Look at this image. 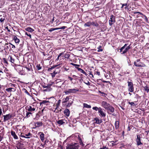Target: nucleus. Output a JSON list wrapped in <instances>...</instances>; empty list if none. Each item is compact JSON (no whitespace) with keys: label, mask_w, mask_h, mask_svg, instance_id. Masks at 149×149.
I'll use <instances>...</instances> for the list:
<instances>
[{"label":"nucleus","mask_w":149,"mask_h":149,"mask_svg":"<svg viewBox=\"0 0 149 149\" xmlns=\"http://www.w3.org/2000/svg\"><path fill=\"white\" fill-rule=\"evenodd\" d=\"M18 135L21 138L20 139L22 140H24L25 138L29 139L32 137L33 135L30 132L27 134H25L23 133L19 132L18 134Z\"/></svg>","instance_id":"f257e3e1"},{"label":"nucleus","mask_w":149,"mask_h":149,"mask_svg":"<svg viewBox=\"0 0 149 149\" xmlns=\"http://www.w3.org/2000/svg\"><path fill=\"white\" fill-rule=\"evenodd\" d=\"M79 147L78 143H74L68 144L66 147V149H78Z\"/></svg>","instance_id":"f03ea898"},{"label":"nucleus","mask_w":149,"mask_h":149,"mask_svg":"<svg viewBox=\"0 0 149 149\" xmlns=\"http://www.w3.org/2000/svg\"><path fill=\"white\" fill-rule=\"evenodd\" d=\"M140 59H138L136 60L134 63L135 66L138 67H144L146 66V65L143 63L140 62Z\"/></svg>","instance_id":"7ed1b4c3"},{"label":"nucleus","mask_w":149,"mask_h":149,"mask_svg":"<svg viewBox=\"0 0 149 149\" xmlns=\"http://www.w3.org/2000/svg\"><path fill=\"white\" fill-rule=\"evenodd\" d=\"M106 110L107 111V112L108 114H111L114 116H116V115L114 113L115 110L114 108L111 105H110Z\"/></svg>","instance_id":"20e7f679"},{"label":"nucleus","mask_w":149,"mask_h":149,"mask_svg":"<svg viewBox=\"0 0 149 149\" xmlns=\"http://www.w3.org/2000/svg\"><path fill=\"white\" fill-rule=\"evenodd\" d=\"M141 137L140 135L137 134L136 138V145L137 146L143 145V143L141 141Z\"/></svg>","instance_id":"39448f33"},{"label":"nucleus","mask_w":149,"mask_h":149,"mask_svg":"<svg viewBox=\"0 0 149 149\" xmlns=\"http://www.w3.org/2000/svg\"><path fill=\"white\" fill-rule=\"evenodd\" d=\"M120 5H121V6L120 7V8L122 10L125 9V10H128L129 9V5L127 3L123 4L121 3H120L119 4H116V6L117 8H120V7H119V6Z\"/></svg>","instance_id":"423d86ee"},{"label":"nucleus","mask_w":149,"mask_h":149,"mask_svg":"<svg viewBox=\"0 0 149 149\" xmlns=\"http://www.w3.org/2000/svg\"><path fill=\"white\" fill-rule=\"evenodd\" d=\"M26 110L29 112L33 113L34 111H35L36 108L33 105H28L25 107Z\"/></svg>","instance_id":"0eeeda50"},{"label":"nucleus","mask_w":149,"mask_h":149,"mask_svg":"<svg viewBox=\"0 0 149 149\" xmlns=\"http://www.w3.org/2000/svg\"><path fill=\"white\" fill-rule=\"evenodd\" d=\"M128 91L130 92H133L134 91V87L133 83L131 81H128Z\"/></svg>","instance_id":"6e6552de"},{"label":"nucleus","mask_w":149,"mask_h":149,"mask_svg":"<svg viewBox=\"0 0 149 149\" xmlns=\"http://www.w3.org/2000/svg\"><path fill=\"white\" fill-rule=\"evenodd\" d=\"M3 121L5 122L10 120L11 118L13 117L14 116H13V114L11 113H9L6 115H3Z\"/></svg>","instance_id":"1a4fd4ad"},{"label":"nucleus","mask_w":149,"mask_h":149,"mask_svg":"<svg viewBox=\"0 0 149 149\" xmlns=\"http://www.w3.org/2000/svg\"><path fill=\"white\" fill-rule=\"evenodd\" d=\"M79 91L78 89H69L68 90H66L64 91V93L66 95H68L69 94L71 93H75Z\"/></svg>","instance_id":"9d476101"},{"label":"nucleus","mask_w":149,"mask_h":149,"mask_svg":"<svg viewBox=\"0 0 149 149\" xmlns=\"http://www.w3.org/2000/svg\"><path fill=\"white\" fill-rule=\"evenodd\" d=\"M116 22L115 17L113 15H111L110 16V18L109 20V25L111 26Z\"/></svg>","instance_id":"9b49d317"},{"label":"nucleus","mask_w":149,"mask_h":149,"mask_svg":"<svg viewBox=\"0 0 149 149\" xmlns=\"http://www.w3.org/2000/svg\"><path fill=\"white\" fill-rule=\"evenodd\" d=\"M103 110L104 109L101 108L100 110H99V115L101 118H104L106 116V113L103 111Z\"/></svg>","instance_id":"f8f14e48"},{"label":"nucleus","mask_w":149,"mask_h":149,"mask_svg":"<svg viewBox=\"0 0 149 149\" xmlns=\"http://www.w3.org/2000/svg\"><path fill=\"white\" fill-rule=\"evenodd\" d=\"M101 103L102 106L106 110L111 105L106 101H103Z\"/></svg>","instance_id":"ddd939ff"},{"label":"nucleus","mask_w":149,"mask_h":149,"mask_svg":"<svg viewBox=\"0 0 149 149\" xmlns=\"http://www.w3.org/2000/svg\"><path fill=\"white\" fill-rule=\"evenodd\" d=\"M14 66L15 69L18 72H19L21 70H23L22 66L20 65L15 64L14 65Z\"/></svg>","instance_id":"4468645a"},{"label":"nucleus","mask_w":149,"mask_h":149,"mask_svg":"<svg viewBox=\"0 0 149 149\" xmlns=\"http://www.w3.org/2000/svg\"><path fill=\"white\" fill-rule=\"evenodd\" d=\"M25 68L28 72H31L33 71L31 64L30 63H28V64L26 66Z\"/></svg>","instance_id":"2eb2a0df"},{"label":"nucleus","mask_w":149,"mask_h":149,"mask_svg":"<svg viewBox=\"0 0 149 149\" xmlns=\"http://www.w3.org/2000/svg\"><path fill=\"white\" fill-rule=\"evenodd\" d=\"M38 135H39V138L41 141L43 142L45 140V134L42 132H40L38 133Z\"/></svg>","instance_id":"dca6fc26"},{"label":"nucleus","mask_w":149,"mask_h":149,"mask_svg":"<svg viewBox=\"0 0 149 149\" xmlns=\"http://www.w3.org/2000/svg\"><path fill=\"white\" fill-rule=\"evenodd\" d=\"M71 97L72 96H67L65 98H64L63 99V101L62 102L63 104L64 105L66 103H67L69 101V100L70 97L71 99Z\"/></svg>","instance_id":"f3484780"},{"label":"nucleus","mask_w":149,"mask_h":149,"mask_svg":"<svg viewBox=\"0 0 149 149\" xmlns=\"http://www.w3.org/2000/svg\"><path fill=\"white\" fill-rule=\"evenodd\" d=\"M49 101L48 103L50 104V103H54L56 100L55 98L54 97H51L49 98H46V100Z\"/></svg>","instance_id":"a211bd4d"},{"label":"nucleus","mask_w":149,"mask_h":149,"mask_svg":"<svg viewBox=\"0 0 149 149\" xmlns=\"http://www.w3.org/2000/svg\"><path fill=\"white\" fill-rule=\"evenodd\" d=\"M4 72L6 73L7 77H10L12 76V74H11L10 71H9L6 68H5L4 70Z\"/></svg>","instance_id":"6ab92c4d"},{"label":"nucleus","mask_w":149,"mask_h":149,"mask_svg":"<svg viewBox=\"0 0 149 149\" xmlns=\"http://www.w3.org/2000/svg\"><path fill=\"white\" fill-rule=\"evenodd\" d=\"M42 116V111H39V112L36 114V116L35 119L36 120H38L39 119L40 116Z\"/></svg>","instance_id":"aec40b11"},{"label":"nucleus","mask_w":149,"mask_h":149,"mask_svg":"<svg viewBox=\"0 0 149 149\" xmlns=\"http://www.w3.org/2000/svg\"><path fill=\"white\" fill-rule=\"evenodd\" d=\"M94 121L95 123L99 124H100L102 122V121L101 119H99L97 117L94 118Z\"/></svg>","instance_id":"412c9836"},{"label":"nucleus","mask_w":149,"mask_h":149,"mask_svg":"<svg viewBox=\"0 0 149 149\" xmlns=\"http://www.w3.org/2000/svg\"><path fill=\"white\" fill-rule=\"evenodd\" d=\"M10 133L12 136L13 137L14 139H18V138L15 131L11 130Z\"/></svg>","instance_id":"4be33fe9"},{"label":"nucleus","mask_w":149,"mask_h":149,"mask_svg":"<svg viewBox=\"0 0 149 149\" xmlns=\"http://www.w3.org/2000/svg\"><path fill=\"white\" fill-rule=\"evenodd\" d=\"M44 146H48L49 147L51 146V142L49 141L48 139H46L45 141H44Z\"/></svg>","instance_id":"5701e85b"},{"label":"nucleus","mask_w":149,"mask_h":149,"mask_svg":"<svg viewBox=\"0 0 149 149\" xmlns=\"http://www.w3.org/2000/svg\"><path fill=\"white\" fill-rule=\"evenodd\" d=\"M63 113L65 116L68 117L70 116V111L68 109L66 108L64 111Z\"/></svg>","instance_id":"b1692460"},{"label":"nucleus","mask_w":149,"mask_h":149,"mask_svg":"<svg viewBox=\"0 0 149 149\" xmlns=\"http://www.w3.org/2000/svg\"><path fill=\"white\" fill-rule=\"evenodd\" d=\"M34 125L36 127H39L41 126L42 125V121L37 122L34 123Z\"/></svg>","instance_id":"393cba45"},{"label":"nucleus","mask_w":149,"mask_h":149,"mask_svg":"<svg viewBox=\"0 0 149 149\" xmlns=\"http://www.w3.org/2000/svg\"><path fill=\"white\" fill-rule=\"evenodd\" d=\"M131 48V45L126 47L122 52V54H125Z\"/></svg>","instance_id":"a878e982"},{"label":"nucleus","mask_w":149,"mask_h":149,"mask_svg":"<svg viewBox=\"0 0 149 149\" xmlns=\"http://www.w3.org/2000/svg\"><path fill=\"white\" fill-rule=\"evenodd\" d=\"M12 38L13 40H14L15 42L16 43H19L20 41V40L17 37L14 35H13Z\"/></svg>","instance_id":"bb28decb"},{"label":"nucleus","mask_w":149,"mask_h":149,"mask_svg":"<svg viewBox=\"0 0 149 149\" xmlns=\"http://www.w3.org/2000/svg\"><path fill=\"white\" fill-rule=\"evenodd\" d=\"M80 134H79L78 135V138L79 139V144L80 145H81L82 147H84L85 146L84 144L83 143L81 138L80 137Z\"/></svg>","instance_id":"cd10ccee"},{"label":"nucleus","mask_w":149,"mask_h":149,"mask_svg":"<svg viewBox=\"0 0 149 149\" xmlns=\"http://www.w3.org/2000/svg\"><path fill=\"white\" fill-rule=\"evenodd\" d=\"M73 102V101L71 102L69 101L67 103L64 104V105L67 107H69L72 105Z\"/></svg>","instance_id":"c85d7f7f"},{"label":"nucleus","mask_w":149,"mask_h":149,"mask_svg":"<svg viewBox=\"0 0 149 149\" xmlns=\"http://www.w3.org/2000/svg\"><path fill=\"white\" fill-rule=\"evenodd\" d=\"M134 14H136V13H139L141 15H143L144 17V19H145V21H146V22H148V19L147 17L144 15L142 13H141L140 12H134L133 13Z\"/></svg>","instance_id":"c756f323"},{"label":"nucleus","mask_w":149,"mask_h":149,"mask_svg":"<svg viewBox=\"0 0 149 149\" xmlns=\"http://www.w3.org/2000/svg\"><path fill=\"white\" fill-rule=\"evenodd\" d=\"M75 68H76V69L78 71H79L80 72L84 74H85L86 76L87 75V73L84 70H83L82 69L78 67H75Z\"/></svg>","instance_id":"7c9ffc66"},{"label":"nucleus","mask_w":149,"mask_h":149,"mask_svg":"<svg viewBox=\"0 0 149 149\" xmlns=\"http://www.w3.org/2000/svg\"><path fill=\"white\" fill-rule=\"evenodd\" d=\"M48 102L49 101L47 100H43L41 101V102H40V104L41 105L42 104H44L46 105H49L50 104H49Z\"/></svg>","instance_id":"2f4dec72"},{"label":"nucleus","mask_w":149,"mask_h":149,"mask_svg":"<svg viewBox=\"0 0 149 149\" xmlns=\"http://www.w3.org/2000/svg\"><path fill=\"white\" fill-rule=\"evenodd\" d=\"M26 113L25 118H28L29 117L32 116H33V113L31 112H29L26 110Z\"/></svg>","instance_id":"473e14b6"},{"label":"nucleus","mask_w":149,"mask_h":149,"mask_svg":"<svg viewBox=\"0 0 149 149\" xmlns=\"http://www.w3.org/2000/svg\"><path fill=\"white\" fill-rule=\"evenodd\" d=\"M120 122L119 121H116L115 123V127L116 129H118L119 127Z\"/></svg>","instance_id":"72a5a7b5"},{"label":"nucleus","mask_w":149,"mask_h":149,"mask_svg":"<svg viewBox=\"0 0 149 149\" xmlns=\"http://www.w3.org/2000/svg\"><path fill=\"white\" fill-rule=\"evenodd\" d=\"M25 30L26 31L30 32H32L34 31V29L31 28L30 27H28L26 28Z\"/></svg>","instance_id":"f704fd0d"},{"label":"nucleus","mask_w":149,"mask_h":149,"mask_svg":"<svg viewBox=\"0 0 149 149\" xmlns=\"http://www.w3.org/2000/svg\"><path fill=\"white\" fill-rule=\"evenodd\" d=\"M62 70L63 71H68L70 70V67L68 66H64L62 67Z\"/></svg>","instance_id":"c9c22d12"},{"label":"nucleus","mask_w":149,"mask_h":149,"mask_svg":"<svg viewBox=\"0 0 149 149\" xmlns=\"http://www.w3.org/2000/svg\"><path fill=\"white\" fill-rule=\"evenodd\" d=\"M64 120L61 119L57 121V123L60 125H61L64 123H65V122L64 121Z\"/></svg>","instance_id":"e433bc0d"},{"label":"nucleus","mask_w":149,"mask_h":149,"mask_svg":"<svg viewBox=\"0 0 149 149\" xmlns=\"http://www.w3.org/2000/svg\"><path fill=\"white\" fill-rule=\"evenodd\" d=\"M61 102V100H59L58 101L57 103L56 104V108H55V110L54 111V112H55L56 110L59 107L60 105Z\"/></svg>","instance_id":"4c0bfd02"},{"label":"nucleus","mask_w":149,"mask_h":149,"mask_svg":"<svg viewBox=\"0 0 149 149\" xmlns=\"http://www.w3.org/2000/svg\"><path fill=\"white\" fill-rule=\"evenodd\" d=\"M5 49H6V50L9 49V50H10V43L8 44H6V45L5 46V47L4 48Z\"/></svg>","instance_id":"58836bf2"},{"label":"nucleus","mask_w":149,"mask_h":149,"mask_svg":"<svg viewBox=\"0 0 149 149\" xmlns=\"http://www.w3.org/2000/svg\"><path fill=\"white\" fill-rule=\"evenodd\" d=\"M15 59L13 58L12 56L10 55V62H11L12 63H13L14 65L15 64Z\"/></svg>","instance_id":"ea45409f"},{"label":"nucleus","mask_w":149,"mask_h":149,"mask_svg":"<svg viewBox=\"0 0 149 149\" xmlns=\"http://www.w3.org/2000/svg\"><path fill=\"white\" fill-rule=\"evenodd\" d=\"M91 25V22H87L86 23H85L84 25V26L85 27H89Z\"/></svg>","instance_id":"a19ab883"},{"label":"nucleus","mask_w":149,"mask_h":149,"mask_svg":"<svg viewBox=\"0 0 149 149\" xmlns=\"http://www.w3.org/2000/svg\"><path fill=\"white\" fill-rule=\"evenodd\" d=\"M16 147L17 149H26L23 146L21 145V143L20 145L16 146Z\"/></svg>","instance_id":"79ce46f5"},{"label":"nucleus","mask_w":149,"mask_h":149,"mask_svg":"<svg viewBox=\"0 0 149 149\" xmlns=\"http://www.w3.org/2000/svg\"><path fill=\"white\" fill-rule=\"evenodd\" d=\"M134 128V126L132 125H129L128 127L127 130V131H130L131 129H133Z\"/></svg>","instance_id":"37998d69"},{"label":"nucleus","mask_w":149,"mask_h":149,"mask_svg":"<svg viewBox=\"0 0 149 149\" xmlns=\"http://www.w3.org/2000/svg\"><path fill=\"white\" fill-rule=\"evenodd\" d=\"M58 66V65H54L52 67L50 68H49L47 69V71L49 72H50L51 71V70L53 69H54L55 68L57 67Z\"/></svg>","instance_id":"c03bdc74"},{"label":"nucleus","mask_w":149,"mask_h":149,"mask_svg":"<svg viewBox=\"0 0 149 149\" xmlns=\"http://www.w3.org/2000/svg\"><path fill=\"white\" fill-rule=\"evenodd\" d=\"M91 25L93 26L97 27L99 26V24L97 22H91Z\"/></svg>","instance_id":"a18cd8bd"},{"label":"nucleus","mask_w":149,"mask_h":149,"mask_svg":"<svg viewBox=\"0 0 149 149\" xmlns=\"http://www.w3.org/2000/svg\"><path fill=\"white\" fill-rule=\"evenodd\" d=\"M3 61L4 63L6 65V66L8 64V62L7 59L5 58H3Z\"/></svg>","instance_id":"49530a36"},{"label":"nucleus","mask_w":149,"mask_h":149,"mask_svg":"<svg viewBox=\"0 0 149 149\" xmlns=\"http://www.w3.org/2000/svg\"><path fill=\"white\" fill-rule=\"evenodd\" d=\"M83 106L84 107H86L88 108H90L91 107V106L90 105H88L85 103L83 104Z\"/></svg>","instance_id":"de8ad7c7"},{"label":"nucleus","mask_w":149,"mask_h":149,"mask_svg":"<svg viewBox=\"0 0 149 149\" xmlns=\"http://www.w3.org/2000/svg\"><path fill=\"white\" fill-rule=\"evenodd\" d=\"M100 72L98 70H94V75H97L98 76H100Z\"/></svg>","instance_id":"09e8293b"},{"label":"nucleus","mask_w":149,"mask_h":149,"mask_svg":"<svg viewBox=\"0 0 149 149\" xmlns=\"http://www.w3.org/2000/svg\"><path fill=\"white\" fill-rule=\"evenodd\" d=\"M128 104H130L132 107H136V106L137 105V104H136L134 103V102H128Z\"/></svg>","instance_id":"8fccbe9b"},{"label":"nucleus","mask_w":149,"mask_h":149,"mask_svg":"<svg viewBox=\"0 0 149 149\" xmlns=\"http://www.w3.org/2000/svg\"><path fill=\"white\" fill-rule=\"evenodd\" d=\"M101 108L100 107L98 108L97 107H93L92 109L93 110H95L96 111H98V112L99 110H100Z\"/></svg>","instance_id":"3c124183"},{"label":"nucleus","mask_w":149,"mask_h":149,"mask_svg":"<svg viewBox=\"0 0 149 149\" xmlns=\"http://www.w3.org/2000/svg\"><path fill=\"white\" fill-rule=\"evenodd\" d=\"M140 97L139 96L138 94H136L135 95V98H136L137 100L136 101H134V102L135 103L137 102L138 101V99L140 98Z\"/></svg>","instance_id":"603ef678"},{"label":"nucleus","mask_w":149,"mask_h":149,"mask_svg":"<svg viewBox=\"0 0 149 149\" xmlns=\"http://www.w3.org/2000/svg\"><path fill=\"white\" fill-rule=\"evenodd\" d=\"M57 73V72H56V71H54V72L51 73V74L52 78H54L55 77V75Z\"/></svg>","instance_id":"864d4df0"},{"label":"nucleus","mask_w":149,"mask_h":149,"mask_svg":"<svg viewBox=\"0 0 149 149\" xmlns=\"http://www.w3.org/2000/svg\"><path fill=\"white\" fill-rule=\"evenodd\" d=\"M52 89L51 88L47 87L44 90V91H50L52 90Z\"/></svg>","instance_id":"5fc2aeb1"},{"label":"nucleus","mask_w":149,"mask_h":149,"mask_svg":"<svg viewBox=\"0 0 149 149\" xmlns=\"http://www.w3.org/2000/svg\"><path fill=\"white\" fill-rule=\"evenodd\" d=\"M63 52L59 54V55H58L57 58L55 60L56 61H58V60L59 59V57H60L62 55H63Z\"/></svg>","instance_id":"6e6d98bb"},{"label":"nucleus","mask_w":149,"mask_h":149,"mask_svg":"<svg viewBox=\"0 0 149 149\" xmlns=\"http://www.w3.org/2000/svg\"><path fill=\"white\" fill-rule=\"evenodd\" d=\"M54 84V82H51L47 84L48 87L51 88V86Z\"/></svg>","instance_id":"4d7b16f0"},{"label":"nucleus","mask_w":149,"mask_h":149,"mask_svg":"<svg viewBox=\"0 0 149 149\" xmlns=\"http://www.w3.org/2000/svg\"><path fill=\"white\" fill-rule=\"evenodd\" d=\"M102 47L101 46H100L97 48V52H102L103 51L102 49Z\"/></svg>","instance_id":"13d9d810"},{"label":"nucleus","mask_w":149,"mask_h":149,"mask_svg":"<svg viewBox=\"0 0 149 149\" xmlns=\"http://www.w3.org/2000/svg\"><path fill=\"white\" fill-rule=\"evenodd\" d=\"M12 89H13L14 90V88H10L6 89V90L8 92H10L11 91V90Z\"/></svg>","instance_id":"bf43d9fd"},{"label":"nucleus","mask_w":149,"mask_h":149,"mask_svg":"<svg viewBox=\"0 0 149 149\" xmlns=\"http://www.w3.org/2000/svg\"><path fill=\"white\" fill-rule=\"evenodd\" d=\"M36 67L38 70H40L42 68V67L40 66V64H37L36 66Z\"/></svg>","instance_id":"052dcab7"},{"label":"nucleus","mask_w":149,"mask_h":149,"mask_svg":"<svg viewBox=\"0 0 149 149\" xmlns=\"http://www.w3.org/2000/svg\"><path fill=\"white\" fill-rule=\"evenodd\" d=\"M23 91H24V92L26 93L27 95H30V93L25 88H24L23 89Z\"/></svg>","instance_id":"680f3d73"},{"label":"nucleus","mask_w":149,"mask_h":149,"mask_svg":"<svg viewBox=\"0 0 149 149\" xmlns=\"http://www.w3.org/2000/svg\"><path fill=\"white\" fill-rule=\"evenodd\" d=\"M58 28H52L50 29L49 30V31L50 32H51L53 31L58 30Z\"/></svg>","instance_id":"e2e57ef3"},{"label":"nucleus","mask_w":149,"mask_h":149,"mask_svg":"<svg viewBox=\"0 0 149 149\" xmlns=\"http://www.w3.org/2000/svg\"><path fill=\"white\" fill-rule=\"evenodd\" d=\"M18 72H19L20 74L22 75H24L25 74L24 71H23V70H21L20 71Z\"/></svg>","instance_id":"0e129e2a"},{"label":"nucleus","mask_w":149,"mask_h":149,"mask_svg":"<svg viewBox=\"0 0 149 149\" xmlns=\"http://www.w3.org/2000/svg\"><path fill=\"white\" fill-rule=\"evenodd\" d=\"M70 64L73 66H76V67H79L80 66V65H78V64H74V63H70Z\"/></svg>","instance_id":"69168bd1"},{"label":"nucleus","mask_w":149,"mask_h":149,"mask_svg":"<svg viewBox=\"0 0 149 149\" xmlns=\"http://www.w3.org/2000/svg\"><path fill=\"white\" fill-rule=\"evenodd\" d=\"M15 48V45L10 44V49L13 50Z\"/></svg>","instance_id":"338daca9"},{"label":"nucleus","mask_w":149,"mask_h":149,"mask_svg":"<svg viewBox=\"0 0 149 149\" xmlns=\"http://www.w3.org/2000/svg\"><path fill=\"white\" fill-rule=\"evenodd\" d=\"M5 20V17H2V18H1L0 19V21L1 23H2V24H3Z\"/></svg>","instance_id":"774afa93"}]
</instances>
